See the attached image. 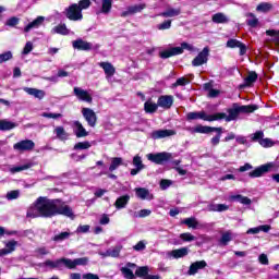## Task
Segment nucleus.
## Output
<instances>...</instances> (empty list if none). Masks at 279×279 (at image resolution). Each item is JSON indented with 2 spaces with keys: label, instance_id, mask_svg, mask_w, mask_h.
I'll use <instances>...</instances> for the list:
<instances>
[{
  "label": "nucleus",
  "instance_id": "nucleus-2",
  "mask_svg": "<svg viewBox=\"0 0 279 279\" xmlns=\"http://www.w3.org/2000/svg\"><path fill=\"white\" fill-rule=\"evenodd\" d=\"M255 110H258V106L256 105H242L233 104L231 108L227 109V113L225 112H217L214 113L215 121H227V123H230V121H236L239 119L240 114H252V112H255Z\"/></svg>",
  "mask_w": 279,
  "mask_h": 279
},
{
  "label": "nucleus",
  "instance_id": "nucleus-40",
  "mask_svg": "<svg viewBox=\"0 0 279 279\" xmlns=\"http://www.w3.org/2000/svg\"><path fill=\"white\" fill-rule=\"evenodd\" d=\"M14 128H16V123L7 120H0L1 131L14 130Z\"/></svg>",
  "mask_w": 279,
  "mask_h": 279
},
{
  "label": "nucleus",
  "instance_id": "nucleus-52",
  "mask_svg": "<svg viewBox=\"0 0 279 279\" xmlns=\"http://www.w3.org/2000/svg\"><path fill=\"white\" fill-rule=\"evenodd\" d=\"M20 196L21 191L19 190H13L7 193V199H9V202H12V199H19Z\"/></svg>",
  "mask_w": 279,
  "mask_h": 279
},
{
  "label": "nucleus",
  "instance_id": "nucleus-6",
  "mask_svg": "<svg viewBox=\"0 0 279 279\" xmlns=\"http://www.w3.org/2000/svg\"><path fill=\"white\" fill-rule=\"evenodd\" d=\"M74 95L78 99V101H85L86 104H93V95L82 87H74Z\"/></svg>",
  "mask_w": 279,
  "mask_h": 279
},
{
  "label": "nucleus",
  "instance_id": "nucleus-43",
  "mask_svg": "<svg viewBox=\"0 0 279 279\" xmlns=\"http://www.w3.org/2000/svg\"><path fill=\"white\" fill-rule=\"evenodd\" d=\"M248 19L246 20V23L250 27H257L258 25V17L254 15V13L247 14Z\"/></svg>",
  "mask_w": 279,
  "mask_h": 279
},
{
  "label": "nucleus",
  "instance_id": "nucleus-29",
  "mask_svg": "<svg viewBox=\"0 0 279 279\" xmlns=\"http://www.w3.org/2000/svg\"><path fill=\"white\" fill-rule=\"evenodd\" d=\"M112 11V0H101V8L98 14H110Z\"/></svg>",
  "mask_w": 279,
  "mask_h": 279
},
{
  "label": "nucleus",
  "instance_id": "nucleus-33",
  "mask_svg": "<svg viewBox=\"0 0 279 279\" xmlns=\"http://www.w3.org/2000/svg\"><path fill=\"white\" fill-rule=\"evenodd\" d=\"M27 169H32V163H25V165H21V166H13L11 168H9L10 173L14 174V173H21V171H27Z\"/></svg>",
  "mask_w": 279,
  "mask_h": 279
},
{
  "label": "nucleus",
  "instance_id": "nucleus-11",
  "mask_svg": "<svg viewBox=\"0 0 279 279\" xmlns=\"http://www.w3.org/2000/svg\"><path fill=\"white\" fill-rule=\"evenodd\" d=\"M208 47H205L202 52L197 54V57L192 61V64L194 66H202V64H206L208 62V53H209Z\"/></svg>",
  "mask_w": 279,
  "mask_h": 279
},
{
  "label": "nucleus",
  "instance_id": "nucleus-54",
  "mask_svg": "<svg viewBox=\"0 0 279 279\" xmlns=\"http://www.w3.org/2000/svg\"><path fill=\"white\" fill-rule=\"evenodd\" d=\"M189 84V80L186 77H180L175 83L172 84L171 88H178V86H186Z\"/></svg>",
  "mask_w": 279,
  "mask_h": 279
},
{
  "label": "nucleus",
  "instance_id": "nucleus-31",
  "mask_svg": "<svg viewBox=\"0 0 279 279\" xmlns=\"http://www.w3.org/2000/svg\"><path fill=\"white\" fill-rule=\"evenodd\" d=\"M207 208L210 213H225V210H228L230 207L226 204H210Z\"/></svg>",
  "mask_w": 279,
  "mask_h": 279
},
{
  "label": "nucleus",
  "instance_id": "nucleus-21",
  "mask_svg": "<svg viewBox=\"0 0 279 279\" xmlns=\"http://www.w3.org/2000/svg\"><path fill=\"white\" fill-rule=\"evenodd\" d=\"M45 23V16H38L36 20H34L33 22L28 23L25 27H24V32H32V29H38V27H40V25H43Z\"/></svg>",
  "mask_w": 279,
  "mask_h": 279
},
{
  "label": "nucleus",
  "instance_id": "nucleus-64",
  "mask_svg": "<svg viewBox=\"0 0 279 279\" xmlns=\"http://www.w3.org/2000/svg\"><path fill=\"white\" fill-rule=\"evenodd\" d=\"M263 136H265L263 131H257L251 135V138H252V141H263Z\"/></svg>",
  "mask_w": 279,
  "mask_h": 279
},
{
  "label": "nucleus",
  "instance_id": "nucleus-37",
  "mask_svg": "<svg viewBox=\"0 0 279 279\" xmlns=\"http://www.w3.org/2000/svg\"><path fill=\"white\" fill-rule=\"evenodd\" d=\"M182 223L187 226V228H192L193 230H197V228H201L199 222L195 218H186L182 220Z\"/></svg>",
  "mask_w": 279,
  "mask_h": 279
},
{
  "label": "nucleus",
  "instance_id": "nucleus-50",
  "mask_svg": "<svg viewBox=\"0 0 279 279\" xmlns=\"http://www.w3.org/2000/svg\"><path fill=\"white\" fill-rule=\"evenodd\" d=\"M257 12H269L271 10V3L269 2H262L256 8Z\"/></svg>",
  "mask_w": 279,
  "mask_h": 279
},
{
  "label": "nucleus",
  "instance_id": "nucleus-28",
  "mask_svg": "<svg viewBox=\"0 0 279 279\" xmlns=\"http://www.w3.org/2000/svg\"><path fill=\"white\" fill-rule=\"evenodd\" d=\"M54 134L59 141H69L70 134L64 130V126H57L54 129Z\"/></svg>",
  "mask_w": 279,
  "mask_h": 279
},
{
  "label": "nucleus",
  "instance_id": "nucleus-55",
  "mask_svg": "<svg viewBox=\"0 0 279 279\" xmlns=\"http://www.w3.org/2000/svg\"><path fill=\"white\" fill-rule=\"evenodd\" d=\"M12 51H7L0 54V64L3 62H8V60H12Z\"/></svg>",
  "mask_w": 279,
  "mask_h": 279
},
{
  "label": "nucleus",
  "instance_id": "nucleus-30",
  "mask_svg": "<svg viewBox=\"0 0 279 279\" xmlns=\"http://www.w3.org/2000/svg\"><path fill=\"white\" fill-rule=\"evenodd\" d=\"M229 199L230 202H239L240 204H244V206H250V204H252V199L243 195H231Z\"/></svg>",
  "mask_w": 279,
  "mask_h": 279
},
{
  "label": "nucleus",
  "instance_id": "nucleus-57",
  "mask_svg": "<svg viewBox=\"0 0 279 279\" xmlns=\"http://www.w3.org/2000/svg\"><path fill=\"white\" fill-rule=\"evenodd\" d=\"M80 8L81 12L82 10H88L90 8V0H81L78 3H76Z\"/></svg>",
  "mask_w": 279,
  "mask_h": 279
},
{
  "label": "nucleus",
  "instance_id": "nucleus-42",
  "mask_svg": "<svg viewBox=\"0 0 279 279\" xmlns=\"http://www.w3.org/2000/svg\"><path fill=\"white\" fill-rule=\"evenodd\" d=\"M193 132L196 134H210V132H213V126L197 125Z\"/></svg>",
  "mask_w": 279,
  "mask_h": 279
},
{
  "label": "nucleus",
  "instance_id": "nucleus-58",
  "mask_svg": "<svg viewBox=\"0 0 279 279\" xmlns=\"http://www.w3.org/2000/svg\"><path fill=\"white\" fill-rule=\"evenodd\" d=\"M145 247H147V242L142 240L133 246V250H135V252H143Z\"/></svg>",
  "mask_w": 279,
  "mask_h": 279
},
{
  "label": "nucleus",
  "instance_id": "nucleus-3",
  "mask_svg": "<svg viewBox=\"0 0 279 279\" xmlns=\"http://www.w3.org/2000/svg\"><path fill=\"white\" fill-rule=\"evenodd\" d=\"M147 160L154 162L155 165H165V162H169V160L173 159V155L171 153L162 151L156 154L146 155Z\"/></svg>",
  "mask_w": 279,
  "mask_h": 279
},
{
  "label": "nucleus",
  "instance_id": "nucleus-1",
  "mask_svg": "<svg viewBox=\"0 0 279 279\" xmlns=\"http://www.w3.org/2000/svg\"><path fill=\"white\" fill-rule=\"evenodd\" d=\"M56 215H63L73 219V209L60 199H49L47 197H38L33 206L27 210V217L36 219L38 217H56Z\"/></svg>",
  "mask_w": 279,
  "mask_h": 279
},
{
  "label": "nucleus",
  "instance_id": "nucleus-36",
  "mask_svg": "<svg viewBox=\"0 0 279 279\" xmlns=\"http://www.w3.org/2000/svg\"><path fill=\"white\" fill-rule=\"evenodd\" d=\"M121 165H123V158L121 157H113L111 158V165L109 166V171H117V169H119V167H121Z\"/></svg>",
  "mask_w": 279,
  "mask_h": 279
},
{
  "label": "nucleus",
  "instance_id": "nucleus-60",
  "mask_svg": "<svg viewBox=\"0 0 279 279\" xmlns=\"http://www.w3.org/2000/svg\"><path fill=\"white\" fill-rule=\"evenodd\" d=\"M41 117H45V119H62L61 113H51V112H44L41 113Z\"/></svg>",
  "mask_w": 279,
  "mask_h": 279
},
{
  "label": "nucleus",
  "instance_id": "nucleus-34",
  "mask_svg": "<svg viewBox=\"0 0 279 279\" xmlns=\"http://www.w3.org/2000/svg\"><path fill=\"white\" fill-rule=\"evenodd\" d=\"M203 88L204 90H208V97H211V98L219 97L221 93L219 89L213 88V84L210 83H205Z\"/></svg>",
  "mask_w": 279,
  "mask_h": 279
},
{
  "label": "nucleus",
  "instance_id": "nucleus-16",
  "mask_svg": "<svg viewBox=\"0 0 279 279\" xmlns=\"http://www.w3.org/2000/svg\"><path fill=\"white\" fill-rule=\"evenodd\" d=\"M182 49L180 47H173L159 52V58L167 60V58H173V56H181Z\"/></svg>",
  "mask_w": 279,
  "mask_h": 279
},
{
  "label": "nucleus",
  "instance_id": "nucleus-25",
  "mask_svg": "<svg viewBox=\"0 0 279 279\" xmlns=\"http://www.w3.org/2000/svg\"><path fill=\"white\" fill-rule=\"evenodd\" d=\"M130 203V195H123L117 198L114 206L117 208V210H121L123 208H125V206H128V204Z\"/></svg>",
  "mask_w": 279,
  "mask_h": 279
},
{
  "label": "nucleus",
  "instance_id": "nucleus-14",
  "mask_svg": "<svg viewBox=\"0 0 279 279\" xmlns=\"http://www.w3.org/2000/svg\"><path fill=\"white\" fill-rule=\"evenodd\" d=\"M227 47H229V49H236L238 47L240 49V56H245L247 52V46L236 39H229L227 41Z\"/></svg>",
  "mask_w": 279,
  "mask_h": 279
},
{
  "label": "nucleus",
  "instance_id": "nucleus-18",
  "mask_svg": "<svg viewBox=\"0 0 279 279\" xmlns=\"http://www.w3.org/2000/svg\"><path fill=\"white\" fill-rule=\"evenodd\" d=\"M207 265L208 264L206 263V260L194 262L193 264H191L187 270V275L195 276V274H197L199 269H204Z\"/></svg>",
  "mask_w": 279,
  "mask_h": 279
},
{
  "label": "nucleus",
  "instance_id": "nucleus-63",
  "mask_svg": "<svg viewBox=\"0 0 279 279\" xmlns=\"http://www.w3.org/2000/svg\"><path fill=\"white\" fill-rule=\"evenodd\" d=\"M262 147H274V142L270 138H264L259 141Z\"/></svg>",
  "mask_w": 279,
  "mask_h": 279
},
{
  "label": "nucleus",
  "instance_id": "nucleus-27",
  "mask_svg": "<svg viewBox=\"0 0 279 279\" xmlns=\"http://www.w3.org/2000/svg\"><path fill=\"white\" fill-rule=\"evenodd\" d=\"M121 250H123V246L117 245L109 248L106 253H100V256H111V258H118L119 254H121Z\"/></svg>",
  "mask_w": 279,
  "mask_h": 279
},
{
  "label": "nucleus",
  "instance_id": "nucleus-39",
  "mask_svg": "<svg viewBox=\"0 0 279 279\" xmlns=\"http://www.w3.org/2000/svg\"><path fill=\"white\" fill-rule=\"evenodd\" d=\"M144 110L148 113H154L156 110H158V102H153L151 100H148L144 104Z\"/></svg>",
  "mask_w": 279,
  "mask_h": 279
},
{
  "label": "nucleus",
  "instance_id": "nucleus-8",
  "mask_svg": "<svg viewBox=\"0 0 279 279\" xmlns=\"http://www.w3.org/2000/svg\"><path fill=\"white\" fill-rule=\"evenodd\" d=\"M36 144L32 140H23L13 145L15 151H32Z\"/></svg>",
  "mask_w": 279,
  "mask_h": 279
},
{
  "label": "nucleus",
  "instance_id": "nucleus-9",
  "mask_svg": "<svg viewBox=\"0 0 279 279\" xmlns=\"http://www.w3.org/2000/svg\"><path fill=\"white\" fill-rule=\"evenodd\" d=\"M274 169V163H265L259 167H257L255 170L251 171L248 173L250 178H260L262 175H265V173H269Z\"/></svg>",
  "mask_w": 279,
  "mask_h": 279
},
{
  "label": "nucleus",
  "instance_id": "nucleus-59",
  "mask_svg": "<svg viewBox=\"0 0 279 279\" xmlns=\"http://www.w3.org/2000/svg\"><path fill=\"white\" fill-rule=\"evenodd\" d=\"M180 239H182V241H185L186 243H191V241H195V236L191 233H181Z\"/></svg>",
  "mask_w": 279,
  "mask_h": 279
},
{
  "label": "nucleus",
  "instance_id": "nucleus-38",
  "mask_svg": "<svg viewBox=\"0 0 279 279\" xmlns=\"http://www.w3.org/2000/svg\"><path fill=\"white\" fill-rule=\"evenodd\" d=\"M93 147V144L90 142L85 141V142H78L74 145L73 149L74 151H82L84 149H90Z\"/></svg>",
  "mask_w": 279,
  "mask_h": 279
},
{
  "label": "nucleus",
  "instance_id": "nucleus-23",
  "mask_svg": "<svg viewBox=\"0 0 279 279\" xmlns=\"http://www.w3.org/2000/svg\"><path fill=\"white\" fill-rule=\"evenodd\" d=\"M23 92L27 93V95H32L36 99H44L45 98V90H43V89H36V88H32V87H24Z\"/></svg>",
  "mask_w": 279,
  "mask_h": 279
},
{
  "label": "nucleus",
  "instance_id": "nucleus-48",
  "mask_svg": "<svg viewBox=\"0 0 279 279\" xmlns=\"http://www.w3.org/2000/svg\"><path fill=\"white\" fill-rule=\"evenodd\" d=\"M147 274H149V267L147 266H142V267H138L135 271V275L138 277V278H145V276H147Z\"/></svg>",
  "mask_w": 279,
  "mask_h": 279
},
{
  "label": "nucleus",
  "instance_id": "nucleus-62",
  "mask_svg": "<svg viewBox=\"0 0 279 279\" xmlns=\"http://www.w3.org/2000/svg\"><path fill=\"white\" fill-rule=\"evenodd\" d=\"M74 263H75V267L88 265V257L76 258L74 259Z\"/></svg>",
  "mask_w": 279,
  "mask_h": 279
},
{
  "label": "nucleus",
  "instance_id": "nucleus-45",
  "mask_svg": "<svg viewBox=\"0 0 279 279\" xmlns=\"http://www.w3.org/2000/svg\"><path fill=\"white\" fill-rule=\"evenodd\" d=\"M61 267L64 265L68 269H75V259L60 258Z\"/></svg>",
  "mask_w": 279,
  "mask_h": 279
},
{
  "label": "nucleus",
  "instance_id": "nucleus-49",
  "mask_svg": "<svg viewBox=\"0 0 279 279\" xmlns=\"http://www.w3.org/2000/svg\"><path fill=\"white\" fill-rule=\"evenodd\" d=\"M232 241V233L230 231H227L222 234L220 239L221 245H228Z\"/></svg>",
  "mask_w": 279,
  "mask_h": 279
},
{
  "label": "nucleus",
  "instance_id": "nucleus-4",
  "mask_svg": "<svg viewBox=\"0 0 279 279\" xmlns=\"http://www.w3.org/2000/svg\"><path fill=\"white\" fill-rule=\"evenodd\" d=\"M64 14L69 21H82V19H84V14H82L77 3H72L70 7L65 8Z\"/></svg>",
  "mask_w": 279,
  "mask_h": 279
},
{
  "label": "nucleus",
  "instance_id": "nucleus-7",
  "mask_svg": "<svg viewBox=\"0 0 279 279\" xmlns=\"http://www.w3.org/2000/svg\"><path fill=\"white\" fill-rule=\"evenodd\" d=\"M82 114L85 121L87 122V125H89V128H95V125H97V113H95L93 109L83 108Z\"/></svg>",
  "mask_w": 279,
  "mask_h": 279
},
{
  "label": "nucleus",
  "instance_id": "nucleus-19",
  "mask_svg": "<svg viewBox=\"0 0 279 279\" xmlns=\"http://www.w3.org/2000/svg\"><path fill=\"white\" fill-rule=\"evenodd\" d=\"M168 256L171 258H184V256H189V248L187 247H181L177 250H172L168 253Z\"/></svg>",
  "mask_w": 279,
  "mask_h": 279
},
{
  "label": "nucleus",
  "instance_id": "nucleus-44",
  "mask_svg": "<svg viewBox=\"0 0 279 279\" xmlns=\"http://www.w3.org/2000/svg\"><path fill=\"white\" fill-rule=\"evenodd\" d=\"M256 80H258V74H256V72H250L244 82L246 86H251Z\"/></svg>",
  "mask_w": 279,
  "mask_h": 279
},
{
  "label": "nucleus",
  "instance_id": "nucleus-22",
  "mask_svg": "<svg viewBox=\"0 0 279 279\" xmlns=\"http://www.w3.org/2000/svg\"><path fill=\"white\" fill-rule=\"evenodd\" d=\"M134 191L138 199H154V195H151L149 190L145 187H136Z\"/></svg>",
  "mask_w": 279,
  "mask_h": 279
},
{
  "label": "nucleus",
  "instance_id": "nucleus-10",
  "mask_svg": "<svg viewBox=\"0 0 279 279\" xmlns=\"http://www.w3.org/2000/svg\"><path fill=\"white\" fill-rule=\"evenodd\" d=\"M169 136H175V130H156L150 133V138L154 141L169 138Z\"/></svg>",
  "mask_w": 279,
  "mask_h": 279
},
{
  "label": "nucleus",
  "instance_id": "nucleus-41",
  "mask_svg": "<svg viewBox=\"0 0 279 279\" xmlns=\"http://www.w3.org/2000/svg\"><path fill=\"white\" fill-rule=\"evenodd\" d=\"M213 23H228V16L223 13H216L211 17Z\"/></svg>",
  "mask_w": 279,
  "mask_h": 279
},
{
  "label": "nucleus",
  "instance_id": "nucleus-15",
  "mask_svg": "<svg viewBox=\"0 0 279 279\" xmlns=\"http://www.w3.org/2000/svg\"><path fill=\"white\" fill-rule=\"evenodd\" d=\"M74 49H78V51H90V49H95V47L84 39H77L72 43Z\"/></svg>",
  "mask_w": 279,
  "mask_h": 279
},
{
  "label": "nucleus",
  "instance_id": "nucleus-51",
  "mask_svg": "<svg viewBox=\"0 0 279 279\" xmlns=\"http://www.w3.org/2000/svg\"><path fill=\"white\" fill-rule=\"evenodd\" d=\"M133 167L137 169H145V165H143V158H141V156L136 155L133 157Z\"/></svg>",
  "mask_w": 279,
  "mask_h": 279
},
{
  "label": "nucleus",
  "instance_id": "nucleus-26",
  "mask_svg": "<svg viewBox=\"0 0 279 279\" xmlns=\"http://www.w3.org/2000/svg\"><path fill=\"white\" fill-rule=\"evenodd\" d=\"M51 34H60L61 36H69L71 31L66 28V24H59L51 29Z\"/></svg>",
  "mask_w": 279,
  "mask_h": 279
},
{
  "label": "nucleus",
  "instance_id": "nucleus-12",
  "mask_svg": "<svg viewBox=\"0 0 279 279\" xmlns=\"http://www.w3.org/2000/svg\"><path fill=\"white\" fill-rule=\"evenodd\" d=\"M157 106H159V108H163V110H169V108L173 106V96L171 95L160 96L157 100Z\"/></svg>",
  "mask_w": 279,
  "mask_h": 279
},
{
  "label": "nucleus",
  "instance_id": "nucleus-47",
  "mask_svg": "<svg viewBox=\"0 0 279 279\" xmlns=\"http://www.w3.org/2000/svg\"><path fill=\"white\" fill-rule=\"evenodd\" d=\"M5 248L9 251L10 254H12V252L16 251V245H19V242L15 240H11L8 242H4Z\"/></svg>",
  "mask_w": 279,
  "mask_h": 279
},
{
  "label": "nucleus",
  "instance_id": "nucleus-13",
  "mask_svg": "<svg viewBox=\"0 0 279 279\" xmlns=\"http://www.w3.org/2000/svg\"><path fill=\"white\" fill-rule=\"evenodd\" d=\"M72 128L76 138H85V136H88V131L82 125V122L74 121Z\"/></svg>",
  "mask_w": 279,
  "mask_h": 279
},
{
  "label": "nucleus",
  "instance_id": "nucleus-35",
  "mask_svg": "<svg viewBox=\"0 0 279 279\" xmlns=\"http://www.w3.org/2000/svg\"><path fill=\"white\" fill-rule=\"evenodd\" d=\"M71 232L65 231V232H60L53 235L52 241L54 243H62L63 241H66V239H70Z\"/></svg>",
  "mask_w": 279,
  "mask_h": 279
},
{
  "label": "nucleus",
  "instance_id": "nucleus-5",
  "mask_svg": "<svg viewBox=\"0 0 279 279\" xmlns=\"http://www.w3.org/2000/svg\"><path fill=\"white\" fill-rule=\"evenodd\" d=\"M187 121H195L197 119H201L202 121H209L213 122L215 121V113L214 114H208L206 111H194V112H189L186 114Z\"/></svg>",
  "mask_w": 279,
  "mask_h": 279
},
{
  "label": "nucleus",
  "instance_id": "nucleus-32",
  "mask_svg": "<svg viewBox=\"0 0 279 279\" xmlns=\"http://www.w3.org/2000/svg\"><path fill=\"white\" fill-rule=\"evenodd\" d=\"M132 267H136V264L128 263L126 267H122L121 271L126 279H134V272L132 271Z\"/></svg>",
  "mask_w": 279,
  "mask_h": 279
},
{
  "label": "nucleus",
  "instance_id": "nucleus-61",
  "mask_svg": "<svg viewBox=\"0 0 279 279\" xmlns=\"http://www.w3.org/2000/svg\"><path fill=\"white\" fill-rule=\"evenodd\" d=\"M157 29L159 31L171 29V20L165 21L161 24L157 25Z\"/></svg>",
  "mask_w": 279,
  "mask_h": 279
},
{
  "label": "nucleus",
  "instance_id": "nucleus-17",
  "mask_svg": "<svg viewBox=\"0 0 279 279\" xmlns=\"http://www.w3.org/2000/svg\"><path fill=\"white\" fill-rule=\"evenodd\" d=\"M39 267H41V269H45L46 271H48V269H61L62 268V260H60V259H57V260L47 259L46 262L39 264Z\"/></svg>",
  "mask_w": 279,
  "mask_h": 279
},
{
  "label": "nucleus",
  "instance_id": "nucleus-53",
  "mask_svg": "<svg viewBox=\"0 0 279 279\" xmlns=\"http://www.w3.org/2000/svg\"><path fill=\"white\" fill-rule=\"evenodd\" d=\"M151 215V210L149 209H141L138 213L134 214V217L143 219L145 217H149Z\"/></svg>",
  "mask_w": 279,
  "mask_h": 279
},
{
  "label": "nucleus",
  "instance_id": "nucleus-56",
  "mask_svg": "<svg viewBox=\"0 0 279 279\" xmlns=\"http://www.w3.org/2000/svg\"><path fill=\"white\" fill-rule=\"evenodd\" d=\"M33 50H34V44L32 41H27L22 51V54L27 56V54L32 53Z\"/></svg>",
  "mask_w": 279,
  "mask_h": 279
},
{
  "label": "nucleus",
  "instance_id": "nucleus-24",
  "mask_svg": "<svg viewBox=\"0 0 279 279\" xmlns=\"http://www.w3.org/2000/svg\"><path fill=\"white\" fill-rule=\"evenodd\" d=\"M180 14H182V10L180 8H169L166 11L161 12L159 16H163V19H173V16H180Z\"/></svg>",
  "mask_w": 279,
  "mask_h": 279
},
{
  "label": "nucleus",
  "instance_id": "nucleus-20",
  "mask_svg": "<svg viewBox=\"0 0 279 279\" xmlns=\"http://www.w3.org/2000/svg\"><path fill=\"white\" fill-rule=\"evenodd\" d=\"M99 68L104 70L105 75L107 77H112V75H114V73L117 72V70L114 69V65H112V63L110 62H100L98 63Z\"/></svg>",
  "mask_w": 279,
  "mask_h": 279
},
{
  "label": "nucleus",
  "instance_id": "nucleus-46",
  "mask_svg": "<svg viewBox=\"0 0 279 279\" xmlns=\"http://www.w3.org/2000/svg\"><path fill=\"white\" fill-rule=\"evenodd\" d=\"M145 8H146L145 3L131 5V7H129V12L131 14H136L138 12H143V10H145Z\"/></svg>",
  "mask_w": 279,
  "mask_h": 279
}]
</instances>
